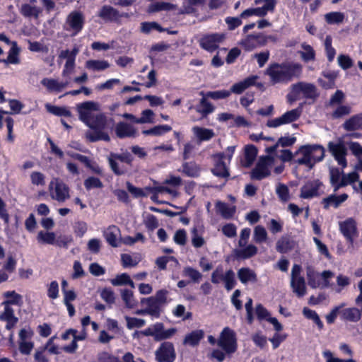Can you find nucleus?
I'll list each match as a JSON object with an SVG mask.
<instances>
[{
  "label": "nucleus",
  "mask_w": 362,
  "mask_h": 362,
  "mask_svg": "<svg viewBox=\"0 0 362 362\" xmlns=\"http://www.w3.org/2000/svg\"><path fill=\"white\" fill-rule=\"evenodd\" d=\"M302 65L298 63L288 62L271 64L266 70V74L273 84L287 83L293 78H298L302 74Z\"/></svg>",
  "instance_id": "1"
},
{
  "label": "nucleus",
  "mask_w": 362,
  "mask_h": 362,
  "mask_svg": "<svg viewBox=\"0 0 362 362\" xmlns=\"http://www.w3.org/2000/svg\"><path fill=\"white\" fill-rule=\"evenodd\" d=\"M79 119L88 127L100 130L105 126V117L100 112V105L94 101H87L77 105Z\"/></svg>",
  "instance_id": "2"
},
{
  "label": "nucleus",
  "mask_w": 362,
  "mask_h": 362,
  "mask_svg": "<svg viewBox=\"0 0 362 362\" xmlns=\"http://www.w3.org/2000/svg\"><path fill=\"white\" fill-rule=\"evenodd\" d=\"M251 230L248 228L241 230L238 240V247L233 250L234 256L237 259H246L255 256L258 251L253 244H247Z\"/></svg>",
  "instance_id": "3"
},
{
  "label": "nucleus",
  "mask_w": 362,
  "mask_h": 362,
  "mask_svg": "<svg viewBox=\"0 0 362 362\" xmlns=\"http://www.w3.org/2000/svg\"><path fill=\"white\" fill-rule=\"evenodd\" d=\"M318 96L316 87L309 83L298 82L291 86L290 92L287 95V99L290 103L300 98L315 99Z\"/></svg>",
  "instance_id": "4"
},
{
  "label": "nucleus",
  "mask_w": 362,
  "mask_h": 362,
  "mask_svg": "<svg viewBox=\"0 0 362 362\" xmlns=\"http://www.w3.org/2000/svg\"><path fill=\"white\" fill-rule=\"evenodd\" d=\"M334 274L330 271H324L322 273L315 271L311 265L306 267V276L308 284L313 288H325L329 286V280L332 279Z\"/></svg>",
  "instance_id": "5"
},
{
  "label": "nucleus",
  "mask_w": 362,
  "mask_h": 362,
  "mask_svg": "<svg viewBox=\"0 0 362 362\" xmlns=\"http://www.w3.org/2000/svg\"><path fill=\"white\" fill-rule=\"evenodd\" d=\"M302 269L299 264H293L291 272L290 286L293 293L298 298L307 293V286L304 277L301 274Z\"/></svg>",
  "instance_id": "6"
},
{
  "label": "nucleus",
  "mask_w": 362,
  "mask_h": 362,
  "mask_svg": "<svg viewBox=\"0 0 362 362\" xmlns=\"http://www.w3.org/2000/svg\"><path fill=\"white\" fill-rule=\"evenodd\" d=\"M176 332L177 329L174 327L165 329L162 322H156L142 330L144 336L151 337L156 341L168 339Z\"/></svg>",
  "instance_id": "7"
},
{
  "label": "nucleus",
  "mask_w": 362,
  "mask_h": 362,
  "mask_svg": "<svg viewBox=\"0 0 362 362\" xmlns=\"http://www.w3.org/2000/svg\"><path fill=\"white\" fill-rule=\"evenodd\" d=\"M111 170L116 175L124 174L127 169L126 165H131L132 156L128 153L121 154L110 153L107 158Z\"/></svg>",
  "instance_id": "8"
},
{
  "label": "nucleus",
  "mask_w": 362,
  "mask_h": 362,
  "mask_svg": "<svg viewBox=\"0 0 362 362\" xmlns=\"http://www.w3.org/2000/svg\"><path fill=\"white\" fill-rule=\"evenodd\" d=\"M48 191L51 199L59 202H64L70 197L69 187L57 177L51 180Z\"/></svg>",
  "instance_id": "9"
},
{
  "label": "nucleus",
  "mask_w": 362,
  "mask_h": 362,
  "mask_svg": "<svg viewBox=\"0 0 362 362\" xmlns=\"http://www.w3.org/2000/svg\"><path fill=\"white\" fill-rule=\"evenodd\" d=\"M211 282L216 284L223 282L226 290L230 291L236 284L235 273L231 269L224 272L223 267L218 266L211 274Z\"/></svg>",
  "instance_id": "10"
},
{
  "label": "nucleus",
  "mask_w": 362,
  "mask_h": 362,
  "mask_svg": "<svg viewBox=\"0 0 362 362\" xmlns=\"http://www.w3.org/2000/svg\"><path fill=\"white\" fill-rule=\"evenodd\" d=\"M275 158L272 155L261 158L252 170L251 177L252 179L260 180L270 174V169L275 164Z\"/></svg>",
  "instance_id": "11"
},
{
  "label": "nucleus",
  "mask_w": 362,
  "mask_h": 362,
  "mask_svg": "<svg viewBox=\"0 0 362 362\" xmlns=\"http://www.w3.org/2000/svg\"><path fill=\"white\" fill-rule=\"evenodd\" d=\"M217 344L228 354L234 353L237 349L235 332L228 327H225L217 341Z\"/></svg>",
  "instance_id": "12"
},
{
  "label": "nucleus",
  "mask_w": 362,
  "mask_h": 362,
  "mask_svg": "<svg viewBox=\"0 0 362 362\" xmlns=\"http://www.w3.org/2000/svg\"><path fill=\"white\" fill-rule=\"evenodd\" d=\"M327 148L332 156L334 157L338 165L341 166L342 169L347 167V148L344 141L339 140L337 141H329Z\"/></svg>",
  "instance_id": "13"
},
{
  "label": "nucleus",
  "mask_w": 362,
  "mask_h": 362,
  "mask_svg": "<svg viewBox=\"0 0 362 362\" xmlns=\"http://www.w3.org/2000/svg\"><path fill=\"white\" fill-rule=\"evenodd\" d=\"M300 115L301 110L300 108L293 109L286 112L279 117L269 119L267 122V126L270 128H277L296 121Z\"/></svg>",
  "instance_id": "14"
},
{
  "label": "nucleus",
  "mask_w": 362,
  "mask_h": 362,
  "mask_svg": "<svg viewBox=\"0 0 362 362\" xmlns=\"http://www.w3.org/2000/svg\"><path fill=\"white\" fill-rule=\"evenodd\" d=\"M225 39L226 35L223 33L206 34L199 40V45L208 52H214Z\"/></svg>",
  "instance_id": "15"
},
{
  "label": "nucleus",
  "mask_w": 362,
  "mask_h": 362,
  "mask_svg": "<svg viewBox=\"0 0 362 362\" xmlns=\"http://www.w3.org/2000/svg\"><path fill=\"white\" fill-rule=\"evenodd\" d=\"M158 362H173L175 359V351L172 343L163 342L155 351Z\"/></svg>",
  "instance_id": "16"
},
{
  "label": "nucleus",
  "mask_w": 362,
  "mask_h": 362,
  "mask_svg": "<svg viewBox=\"0 0 362 362\" xmlns=\"http://www.w3.org/2000/svg\"><path fill=\"white\" fill-rule=\"evenodd\" d=\"M307 158L309 159V168H312L315 163L320 162L325 157V148L319 144L303 146Z\"/></svg>",
  "instance_id": "17"
},
{
  "label": "nucleus",
  "mask_w": 362,
  "mask_h": 362,
  "mask_svg": "<svg viewBox=\"0 0 362 362\" xmlns=\"http://www.w3.org/2000/svg\"><path fill=\"white\" fill-rule=\"evenodd\" d=\"M339 230L347 241L353 244L354 239L358 236L356 222L352 218H349L339 223Z\"/></svg>",
  "instance_id": "18"
},
{
  "label": "nucleus",
  "mask_w": 362,
  "mask_h": 362,
  "mask_svg": "<svg viewBox=\"0 0 362 362\" xmlns=\"http://www.w3.org/2000/svg\"><path fill=\"white\" fill-rule=\"evenodd\" d=\"M19 349L23 354H30L34 344L31 341L33 331L30 327H25L19 332Z\"/></svg>",
  "instance_id": "19"
},
{
  "label": "nucleus",
  "mask_w": 362,
  "mask_h": 362,
  "mask_svg": "<svg viewBox=\"0 0 362 362\" xmlns=\"http://www.w3.org/2000/svg\"><path fill=\"white\" fill-rule=\"evenodd\" d=\"M267 42V37L262 34L249 35L240 42L245 50L252 51L255 48L264 46Z\"/></svg>",
  "instance_id": "20"
},
{
  "label": "nucleus",
  "mask_w": 362,
  "mask_h": 362,
  "mask_svg": "<svg viewBox=\"0 0 362 362\" xmlns=\"http://www.w3.org/2000/svg\"><path fill=\"white\" fill-rule=\"evenodd\" d=\"M358 170H355L349 173H344L342 175V182L340 185L345 187L346 185H351L354 190L356 192L362 194V181L359 180L360 175L358 173Z\"/></svg>",
  "instance_id": "21"
},
{
  "label": "nucleus",
  "mask_w": 362,
  "mask_h": 362,
  "mask_svg": "<svg viewBox=\"0 0 362 362\" xmlns=\"http://www.w3.org/2000/svg\"><path fill=\"white\" fill-rule=\"evenodd\" d=\"M224 155L217 153L214 156L215 165L212 170L214 175L221 177H228L230 174L228 169V163L223 160Z\"/></svg>",
  "instance_id": "22"
},
{
  "label": "nucleus",
  "mask_w": 362,
  "mask_h": 362,
  "mask_svg": "<svg viewBox=\"0 0 362 362\" xmlns=\"http://www.w3.org/2000/svg\"><path fill=\"white\" fill-rule=\"evenodd\" d=\"M83 23L82 14L79 12L74 11L68 16L66 24L69 26L67 29L74 30V35H76L82 29Z\"/></svg>",
  "instance_id": "23"
},
{
  "label": "nucleus",
  "mask_w": 362,
  "mask_h": 362,
  "mask_svg": "<svg viewBox=\"0 0 362 362\" xmlns=\"http://www.w3.org/2000/svg\"><path fill=\"white\" fill-rule=\"evenodd\" d=\"M4 306V311L0 314V320L6 321V327L8 329H11L18 322V318L14 315V311L11 305H8L2 302Z\"/></svg>",
  "instance_id": "24"
},
{
  "label": "nucleus",
  "mask_w": 362,
  "mask_h": 362,
  "mask_svg": "<svg viewBox=\"0 0 362 362\" xmlns=\"http://www.w3.org/2000/svg\"><path fill=\"white\" fill-rule=\"evenodd\" d=\"M115 132L119 138L135 137L137 135L136 129L126 122H119L116 125Z\"/></svg>",
  "instance_id": "25"
},
{
  "label": "nucleus",
  "mask_w": 362,
  "mask_h": 362,
  "mask_svg": "<svg viewBox=\"0 0 362 362\" xmlns=\"http://www.w3.org/2000/svg\"><path fill=\"white\" fill-rule=\"evenodd\" d=\"M322 183L318 180L308 182L301 188V197L308 199L318 194Z\"/></svg>",
  "instance_id": "26"
},
{
  "label": "nucleus",
  "mask_w": 362,
  "mask_h": 362,
  "mask_svg": "<svg viewBox=\"0 0 362 362\" xmlns=\"http://www.w3.org/2000/svg\"><path fill=\"white\" fill-rule=\"evenodd\" d=\"M257 78L258 77L257 76H249L241 81L234 83L231 86L230 91H231V93L241 94L246 89L255 85Z\"/></svg>",
  "instance_id": "27"
},
{
  "label": "nucleus",
  "mask_w": 362,
  "mask_h": 362,
  "mask_svg": "<svg viewBox=\"0 0 362 362\" xmlns=\"http://www.w3.org/2000/svg\"><path fill=\"white\" fill-rule=\"evenodd\" d=\"M69 79H66L65 81L59 82L56 79L45 78L41 81V83L45 86L48 90L54 92H61L69 84Z\"/></svg>",
  "instance_id": "28"
},
{
  "label": "nucleus",
  "mask_w": 362,
  "mask_h": 362,
  "mask_svg": "<svg viewBox=\"0 0 362 362\" xmlns=\"http://www.w3.org/2000/svg\"><path fill=\"white\" fill-rule=\"evenodd\" d=\"M194 137L200 142L211 139L215 136L213 129L194 126L192 128Z\"/></svg>",
  "instance_id": "29"
},
{
  "label": "nucleus",
  "mask_w": 362,
  "mask_h": 362,
  "mask_svg": "<svg viewBox=\"0 0 362 362\" xmlns=\"http://www.w3.org/2000/svg\"><path fill=\"white\" fill-rule=\"evenodd\" d=\"M141 303L146 305V308L148 313V315L153 317L158 318L160 316V305L153 297L144 298L141 299Z\"/></svg>",
  "instance_id": "30"
},
{
  "label": "nucleus",
  "mask_w": 362,
  "mask_h": 362,
  "mask_svg": "<svg viewBox=\"0 0 362 362\" xmlns=\"http://www.w3.org/2000/svg\"><path fill=\"white\" fill-rule=\"evenodd\" d=\"M237 274L239 280L243 284H247V283H255L257 280L256 273L254 270L249 267L240 268L238 271Z\"/></svg>",
  "instance_id": "31"
},
{
  "label": "nucleus",
  "mask_w": 362,
  "mask_h": 362,
  "mask_svg": "<svg viewBox=\"0 0 362 362\" xmlns=\"http://www.w3.org/2000/svg\"><path fill=\"white\" fill-rule=\"evenodd\" d=\"M98 16L106 21H118L119 13L110 6H104L100 10Z\"/></svg>",
  "instance_id": "32"
},
{
  "label": "nucleus",
  "mask_w": 362,
  "mask_h": 362,
  "mask_svg": "<svg viewBox=\"0 0 362 362\" xmlns=\"http://www.w3.org/2000/svg\"><path fill=\"white\" fill-rule=\"evenodd\" d=\"M19 52L20 49L18 47L17 43L16 42H12L11 47L8 53L7 58L0 59V62H2L6 65L20 64V59L18 57Z\"/></svg>",
  "instance_id": "33"
},
{
  "label": "nucleus",
  "mask_w": 362,
  "mask_h": 362,
  "mask_svg": "<svg viewBox=\"0 0 362 362\" xmlns=\"http://www.w3.org/2000/svg\"><path fill=\"white\" fill-rule=\"evenodd\" d=\"M105 238L107 242L112 247H117L119 243V238L120 236V230L115 226H111L105 231Z\"/></svg>",
  "instance_id": "34"
},
{
  "label": "nucleus",
  "mask_w": 362,
  "mask_h": 362,
  "mask_svg": "<svg viewBox=\"0 0 362 362\" xmlns=\"http://www.w3.org/2000/svg\"><path fill=\"white\" fill-rule=\"evenodd\" d=\"M340 316L343 320L357 322L361 319V314L360 310L356 308H348L341 309Z\"/></svg>",
  "instance_id": "35"
},
{
  "label": "nucleus",
  "mask_w": 362,
  "mask_h": 362,
  "mask_svg": "<svg viewBox=\"0 0 362 362\" xmlns=\"http://www.w3.org/2000/svg\"><path fill=\"white\" fill-rule=\"evenodd\" d=\"M352 154L356 158L357 163L354 165V169L362 171L361 162L362 161V146L358 142L351 141L347 144Z\"/></svg>",
  "instance_id": "36"
},
{
  "label": "nucleus",
  "mask_w": 362,
  "mask_h": 362,
  "mask_svg": "<svg viewBox=\"0 0 362 362\" xmlns=\"http://www.w3.org/2000/svg\"><path fill=\"white\" fill-rule=\"evenodd\" d=\"M348 198V195L346 194H342L339 196H336L335 194H331L327 197L323 199V204L325 208L327 209L330 206H334V208H337L341 203L345 202Z\"/></svg>",
  "instance_id": "37"
},
{
  "label": "nucleus",
  "mask_w": 362,
  "mask_h": 362,
  "mask_svg": "<svg viewBox=\"0 0 362 362\" xmlns=\"http://www.w3.org/2000/svg\"><path fill=\"white\" fill-rule=\"evenodd\" d=\"M21 13L25 17L37 18L42 10L41 8L28 4H24L21 7Z\"/></svg>",
  "instance_id": "38"
},
{
  "label": "nucleus",
  "mask_w": 362,
  "mask_h": 362,
  "mask_svg": "<svg viewBox=\"0 0 362 362\" xmlns=\"http://www.w3.org/2000/svg\"><path fill=\"white\" fill-rule=\"evenodd\" d=\"M87 69L93 71H103L110 67V64L105 60L90 59L86 62Z\"/></svg>",
  "instance_id": "39"
},
{
  "label": "nucleus",
  "mask_w": 362,
  "mask_h": 362,
  "mask_svg": "<svg viewBox=\"0 0 362 362\" xmlns=\"http://www.w3.org/2000/svg\"><path fill=\"white\" fill-rule=\"evenodd\" d=\"M203 337L204 332L202 330H194L185 336L184 344L186 345L194 346L199 343L200 340Z\"/></svg>",
  "instance_id": "40"
},
{
  "label": "nucleus",
  "mask_w": 362,
  "mask_h": 362,
  "mask_svg": "<svg viewBox=\"0 0 362 362\" xmlns=\"http://www.w3.org/2000/svg\"><path fill=\"white\" fill-rule=\"evenodd\" d=\"M216 208L218 213H219L224 218H231L235 212V206H229L221 202H216Z\"/></svg>",
  "instance_id": "41"
},
{
  "label": "nucleus",
  "mask_w": 362,
  "mask_h": 362,
  "mask_svg": "<svg viewBox=\"0 0 362 362\" xmlns=\"http://www.w3.org/2000/svg\"><path fill=\"white\" fill-rule=\"evenodd\" d=\"M257 155V150L254 146H247L245 150V159L243 161V165L249 168L255 161Z\"/></svg>",
  "instance_id": "42"
},
{
  "label": "nucleus",
  "mask_w": 362,
  "mask_h": 362,
  "mask_svg": "<svg viewBox=\"0 0 362 362\" xmlns=\"http://www.w3.org/2000/svg\"><path fill=\"white\" fill-rule=\"evenodd\" d=\"M300 47L301 49L298 52L304 62H308L315 59V53L310 45L303 42L301 44Z\"/></svg>",
  "instance_id": "43"
},
{
  "label": "nucleus",
  "mask_w": 362,
  "mask_h": 362,
  "mask_svg": "<svg viewBox=\"0 0 362 362\" xmlns=\"http://www.w3.org/2000/svg\"><path fill=\"white\" fill-rule=\"evenodd\" d=\"M343 171H340L338 168H331L329 170L330 181L334 187V191H337L341 187Z\"/></svg>",
  "instance_id": "44"
},
{
  "label": "nucleus",
  "mask_w": 362,
  "mask_h": 362,
  "mask_svg": "<svg viewBox=\"0 0 362 362\" xmlns=\"http://www.w3.org/2000/svg\"><path fill=\"white\" fill-rule=\"evenodd\" d=\"M346 130L352 131L362 128V114L351 117L344 124Z\"/></svg>",
  "instance_id": "45"
},
{
  "label": "nucleus",
  "mask_w": 362,
  "mask_h": 362,
  "mask_svg": "<svg viewBox=\"0 0 362 362\" xmlns=\"http://www.w3.org/2000/svg\"><path fill=\"white\" fill-rule=\"evenodd\" d=\"M171 129V127L167 124L157 125L149 129L142 131V134L144 135L160 136L167 132H169Z\"/></svg>",
  "instance_id": "46"
},
{
  "label": "nucleus",
  "mask_w": 362,
  "mask_h": 362,
  "mask_svg": "<svg viewBox=\"0 0 362 362\" xmlns=\"http://www.w3.org/2000/svg\"><path fill=\"white\" fill-rule=\"evenodd\" d=\"M110 283L115 286L129 285L133 288L135 287L134 283L126 273L119 274L115 278L110 279Z\"/></svg>",
  "instance_id": "47"
},
{
  "label": "nucleus",
  "mask_w": 362,
  "mask_h": 362,
  "mask_svg": "<svg viewBox=\"0 0 362 362\" xmlns=\"http://www.w3.org/2000/svg\"><path fill=\"white\" fill-rule=\"evenodd\" d=\"M296 139L294 136L281 137L278 140V141L276 142V144L275 145H274L269 148H267V151L269 153H273L274 152L276 151V150L279 146H281L283 147L290 146H292L296 142Z\"/></svg>",
  "instance_id": "48"
},
{
  "label": "nucleus",
  "mask_w": 362,
  "mask_h": 362,
  "mask_svg": "<svg viewBox=\"0 0 362 362\" xmlns=\"http://www.w3.org/2000/svg\"><path fill=\"white\" fill-rule=\"evenodd\" d=\"M176 6L168 2H156L151 4L147 9L148 13H154L161 11H170L175 9Z\"/></svg>",
  "instance_id": "49"
},
{
  "label": "nucleus",
  "mask_w": 362,
  "mask_h": 362,
  "mask_svg": "<svg viewBox=\"0 0 362 362\" xmlns=\"http://www.w3.org/2000/svg\"><path fill=\"white\" fill-rule=\"evenodd\" d=\"M214 110V107L213 105L204 97L201 99L199 105L196 107V111L202 114L203 117H206L209 114L212 113Z\"/></svg>",
  "instance_id": "50"
},
{
  "label": "nucleus",
  "mask_w": 362,
  "mask_h": 362,
  "mask_svg": "<svg viewBox=\"0 0 362 362\" xmlns=\"http://www.w3.org/2000/svg\"><path fill=\"white\" fill-rule=\"evenodd\" d=\"M182 172L189 177H197L200 174L201 168L195 163H185L182 165Z\"/></svg>",
  "instance_id": "51"
},
{
  "label": "nucleus",
  "mask_w": 362,
  "mask_h": 362,
  "mask_svg": "<svg viewBox=\"0 0 362 362\" xmlns=\"http://www.w3.org/2000/svg\"><path fill=\"white\" fill-rule=\"evenodd\" d=\"M3 296L6 298L3 303L8 305H20L22 303V296L14 291L4 292Z\"/></svg>",
  "instance_id": "52"
},
{
  "label": "nucleus",
  "mask_w": 362,
  "mask_h": 362,
  "mask_svg": "<svg viewBox=\"0 0 362 362\" xmlns=\"http://www.w3.org/2000/svg\"><path fill=\"white\" fill-rule=\"evenodd\" d=\"M323 76L325 79L327 80V84H325V80L323 78H319L318 83L320 85L325 89H332L334 87L335 85V79L337 76V73L335 72H327L324 73Z\"/></svg>",
  "instance_id": "53"
},
{
  "label": "nucleus",
  "mask_w": 362,
  "mask_h": 362,
  "mask_svg": "<svg viewBox=\"0 0 362 362\" xmlns=\"http://www.w3.org/2000/svg\"><path fill=\"white\" fill-rule=\"evenodd\" d=\"M121 296L127 308L132 309L137 305V300L134 298L132 291L123 290L121 293Z\"/></svg>",
  "instance_id": "54"
},
{
  "label": "nucleus",
  "mask_w": 362,
  "mask_h": 362,
  "mask_svg": "<svg viewBox=\"0 0 362 362\" xmlns=\"http://www.w3.org/2000/svg\"><path fill=\"white\" fill-rule=\"evenodd\" d=\"M182 273L185 276L189 277L194 283H199L203 276L199 270L191 267H185Z\"/></svg>",
  "instance_id": "55"
},
{
  "label": "nucleus",
  "mask_w": 362,
  "mask_h": 362,
  "mask_svg": "<svg viewBox=\"0 0 362 362\" xmlns=\"http://www.w3.org/2000/svg\"><path fill=\"white\" fill-rule=\"evenodd\" d=\"M56 238L55 233L53 232H45L40 230L37 235V240L40 243L52 245Z\"/></svg>",
  "instance_id": "56"
},
{
  "label": "nucleus",
  "mask_w": 362,
  "mask_h": 362,
  "mask_svg": "<svg viewBox=\"0 0 362 362\" xmlns=\"http://www.w3.org/2000/svg\"><path fill=\"white\" fill-rule=\"evenodd\" d=\"M30 180L34 186L43 187L46 183L45 175L39 171H33L30 175Z\"/></svg>",
  "instance_id": "57"
},
{
  "label": "nucleus",
  "mask_w": 362,
  "mask_h": 362,
  "mask_svg": "<svg viewBox=\"0 0 362 362\" xmlns=\"http://www.w3.org/2000/svg\"><path fill=\"white\" fill-rule=\"evenodd\" d=\"M192 234V245L196 247L199 248L204 245L205 240L202 236V234L199 232L198 229L196 227H194L191 230Z\"/></svg>",
  "instance_id": "58"
},
{
  "label": "nucleus",
  "mask_w": 362,
  "mask_h": 362,
  "mask_svg": "<svg viewBox=\"0 0 362 362\" xmlns=\"http://www.w3.org/2000/svg\"><path fill=\"white\" fill-rule=\"evenodd\" d=\"M307 152H305L303 146H300L294 153V162L299 165H305L309 168V159L307 158Z\"/></svg>",
  "instance_id": "59"
},
{
  "label": "nucleus",
  "mask_w": 362,
  "mask_h": 362,
  "mask_svg": "<svg viewBox=\"0 0 362 362\" xmlns=\"http://www.w3.org/2000/svg\"><path fill=\"white\" fill-rule=\"evenodd\" d=\"M267 239V232L262 226H257L254 229L253 240L257 243L265 242Z\"/></svg>",
  "instance_id": "60"
},
{
  "label": "nucleus",
  "mask_w": 362,
  "mask_h": 362,
  "mask_svg": "<svg viewBox=\"0 0 362 362\" xmlns=\"http://www.w3.org/2000/svg\"><path fill=\"white\" fill-rule=\"evenodd\" d=\"M124 319L127 322V327L129 329H132L134 328H141L146 325V320L141 318L125 316Z\"/></svg>",
  "instance_id": "61"
},
{
  "label": "nucleus",
  "mask_w": 362,
  "mask_h": 362,
  "mask_svg": "<svg viewBox=\"0 0 362 362\" xmlns=\"http://www.w3.org/2000/svg\"><path fill=\"white\" fill-rule=\"evenodd\" d=\"M46 109L47 110L57 116H66V117H71V112L66 109V107H61L57 106L51 105L49 104L46 105Z\"/></svg>",
  "instance_id": "62"
},
{
  "label": "nucleus",
  "mask_w": 362,
  "mask_h": 362,
  "mask_svg": "<svg viewBox=\"0 0 362 362\" xmlns=\"http://www.w3.org/2000/svg\"><path fill=\"white\" fill-rule=\"evenodd\" d=\"M231 95L230 90H218L215 91H209L206 93L207 98L213 100H220L228 98Z\"/></svg>",
  "instance_id": "63"
},
{
  "label": "nucleus",
  "mask_w": 362,
  "mask_h": 362,
  "mask_svg": "<svg viewBox=\"0 0 362 362\" xmlns=\"http://www.w3.org/2000/svg\"><path fill=\"white\" fill-rule=\"evenodd\" d=\"M326 21L329 24L341 23L344 18V15L341 12H330L325 16Z\"/></svg>",
  "instance_id": "64"
}]
</instances>
